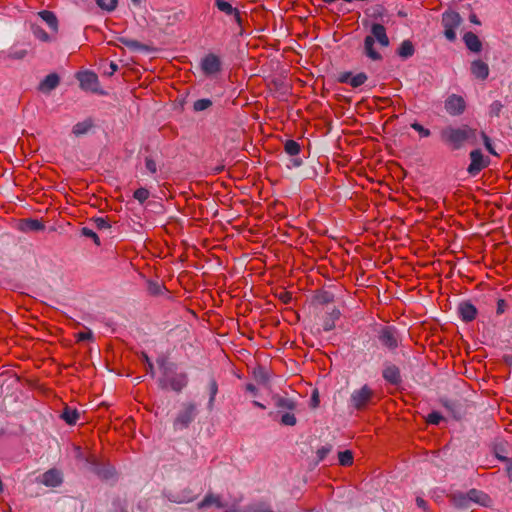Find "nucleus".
<instances>
[{
    "label": "nucleus",
    "instance_id": "nucleus-1",
    "mask_svg": "<svg viewBox=\"0 0 512 512\" xmlns=\"http://www.w3.org/2000/svg\"><path fill=\"white\" fill-rule=\"evenodd\" d=\"M440 138L452 150H459L465 143H476L477 130L468 125H462L461 127L447 126L440 131Z\"/></svg>",
    "mask_w": 512,
    "mask_h": 512
},
{
    "label": "nucleus",
    "instance_id": "nucleus-2",
    "mask_svg": "<svg viewBox=\"0 0 512 512\" xmlns=\"http://www.w3.org/2000/svg\"><path fill=\"white\" fill-rule=\"evenodd\" d=\"M157 364L162 372V377L159 379V386L162 389H168L175 392H181L188 384V376L186 373L176 372L174 363H170L167 358L161 357L157 359Z\"/></svg>",
    "mask_w": 512,
    "mask_h": 512
},
{
    "label": "nucleus",
    "instance_id": "nucleus-3",
    "mask_svg": "<svg viewBox=\"0 0 512 512\" xmlns=\"http://www.w3.org/2000/svg\"><path fill=\"white\" fill-rule=\"evenodd\" d=\"M375 41L383 47H388L390 44L386 28L380 23L372 24L371 34L364 39V54L373 61H380L382 55L374 49Z\"/></svg>",
    "mask_w": 512,
    "mask_h": 512
},
{
    "label": "nucleus",
    "instance_id": "nucleus-4",
    "mask_svg": "<svg viewBox=\"0 0 512 512\" xmlns=\"http://www.w3.org/2000/svg\"><path fill=\"white\" fill-rule=\"evenodd\" d=\"M274 406L277 408V412H270L269 415L274 417L275 415H281L280 424L284 426H294L297 423L296 416L293 411L296 409V402L288 397L275 394L272 396Z\"/></svg>",
    "mask_w": 512,
    "mask_h": 512
},
{
    "label": "nucleus",
    "instance_id": "nucleus-5",
    "mask_svg": "<svg viewBox=\"0 0 512 512\" xmlns=\"http://www.w3.org/2000/svg\"><path fill=\"white\" fill-rule=\"evenodd\" d=\"M375 392L368 386L364 385L352 392L350 404L356 410H364L373 403Z\"/></svg>",
    "mask_w": 512,
    "mask_h": 512
},
{
    "label": "nucleus",
    "instance_id": "nucleus-6",
    "mask_svg": "<svg viewBox=\"0 0 512 512\" xmlns=\"http://www.w3.org/2000/svg\"><path fill=\"white\" fill-rule=\"evenodd\" d=\"M461 20L459 13L455 11H446L442 14V25L445 29L444 35L449 41L456 39L455 30L461 24Z\"/></svg>",
    "mask_w": 512,
    "mask_h": 512
},
{
    "label": "nucleus",
    "instance_id": "nucleus-7",
    "mask_svg": "<svg viewBox=\"0 0 512 512\" xmlns=\"http://www.w3.org/2000/svg\"><path fill=\"white\" fill-rule=\"evenodd\" d=\"M196 413L197 408L194 403L183 404L182 409L174 420V428L180 430L187 428L194 420Z\"/></svg>",
    "mask_w": 512,
    "mask_h": 512
},
{
    "label": "nucleus",
    "instance_id": "nucleus-8",
    "mask_svg": "<svg viewBox=\"0 0 512 512\" xmlns=\"http://www.w3.org/2000/svg\"><path fill=\"white\" fill-rule=\"evenodd\" d=\"M470 164L467 168V172L471 176L478 175L484 168H486L490 164V160L488 157H485L481 150L475 149L472 150L469 154Z\"/></svg>",
    "mask_w": 512,
    "mask_h": 512
},
{
    "label": "nucleus",
    "instance_id": "nucleus-9",
    "mask_svg": "<svg viewBox=\"0 0 512 512\" xmlns=\"http://www.w3.org/2000/svg\"><path fill=\"white\" fill-rule=\"evenodd\" d=\"M378 339L380 343L389 350L396 349L400 342L398 332L396 328L392 326H385L381 328L378 333Z\"/></svg>",
    "mask_w": 512,
    "mask_h": 512
},
{
    "label": "nucleus",
    "instance_id": "nucleus-10",
    "mask_svg": "<svg viewBox=\"0 0 512 512\" xmlns=\"http://www.w3.org/2000/svg\"><path fill=\"white\" fill-rule=\"evenodd\" d=\"M444 107L450 116H459L464 113L466 102L462 96L451 94L445 100Z\"/></svg>",
    "mask_w": 512,
    "mask_h": 512
},
{
    "label": "nucleus",
    "instance_id": "nucleus-11",
    "mask_svg": "<svg viewBox=\"0 0 512 512\" xmlns=\"http://www.w3.org/2000/svg\"><path fill=\"white\" fill-rule=\"evenodd\" d=\"M77 79L80 82V87L83 90L97 92L99 87L98 77L94 72L85 71L77 74Z\"/></svg>",
    "mask_w": 512,
    "mask_h": 512
},
{
    "label": "nucleus",
    "instance_id": "nucleus-12",
    "mask_svg": "<svg viewBox=\"0 0 512 512\" xmlns=\"http://www.w3.org/2000/svg\"><path fill=\"white\" fill-rule=\"evenodd\" d=\"M201 69L206 75H213L221 71V60L213 54H207L201 61Z\"/></svg>",
    "mask_w": 512,
    "mask_h": 512
},
{
    "label": "nucleus",
    "instance_id": "nucleus-13",
    "mask_svg": "<svg viewBox=\"0 0 512 512\" xmlns=\"http://www.w3.org/2000/svg\"><path fill=\"white\" fill-rule=\"evenodd\" d=\"M367 79V75L363 72H360L356 75H352L351 72H343L338 77V81L340 83L349 84L353 88L360 87L367 81Z\"/></svg>",
    "mask_w": 512,
    "mask_h": 512
},
{
    "label": "nucleus",
    "instance_id": "nucleus-14",
    "mask_svg": "<svg viewBox=\"0 0 512 512\" xmlns=\"http://www.w3.org/2000/svg\"><path fill=\"white\" fill-rule=\"evenodd\" d=\"M458 313L464 322H471L477 316V308L470 302H462L458 306Z\"/></svg>",
    "mask_w": 512,
    "mask_h": 512
},
{
    "label": "nucleus",
    "instance_id": "nucleus-15",
    "mask_svg": "<svg viewBox=\"0 0 512 512\" xmlns=\"http://www.w3.org/2000/svg\"><path fill=\"white\" fill-rule=\"evenodd\" d=\"M467 494H468V499H469L470 503L473 502V503L479 504L481 506L488 507V506H490V504L492 502L489 495L481 490H477V489L473 488V489H470L467 492Z\"/></svg>",
    "mask_w": 512,
    "mask_h": 512
},
{
    "label": "nucleus",
    "instance_id": "nucleus-16",
    "mask_svg": "<svg viewBox=\"0 0 512 512\" xmlns=\"http://www.w3.org/2000/svg\"><path fill=\"white\" fill-rule=\"evenodd\" d=\"M59 83V75L57 73H50L40 82L38 89L43 93H50Z\"/></svg>",
    "mask_w": 512,
    "mask_h": 512
},
{
    "label": "nucleus",
    "instance_id": "nucleus-17",
    "mask_svg": "<svg viewBox=\"0 0 512 512\" xmlns=\"http://www.w3.org/2000/svg\"><path fill=\"white\" fill-rule=\"evenodd\" d=\"M383 378L392 385H399L401 383L400 370L396 365H387L383 370Z\"/></svg>",
    "mask_w": 512,
    "mask_h": 512
},
{
    "label": "nucleus",
    "instance_id": "nucleus-18",
    "mask_svg": "<svg viewBox=\"0 0 512 512\" xmlns=\"http://www.w3.org/2000/svg\"><path fill=\"white\" fill-rule=\"evenodd\" d=\"M471 73L475 78L485 80L489 75V67L484 61L475 60L471 63Z\"/></svg>",
    "mask_w": 512,
    "mask_h": 512
},
{
    "label": "nucleus",
    "instance_id": "nucleus-19",
    "mask_svg": "<svg viewBox=\"0 0 512 512\" xmlns=\"http://www.w3.org/2000/svg\"><path fill=\"white\" fill-rule=\"evenodd\" d=\"M38 16L49 26L54 34L58 33L59 22L54 12L49 10H42L38 12Z\"/></svg>",
    "mask_w": 512,
    "mask_h": 512
},
{
    "label": "nucleus",
    "instance_id": "nucleus-20",
    "mask_svg": "<svg viewBox=\"0 0 512 512\" xmlns=\"http://www.w3.org/2000/svg\"><path fill=\"white\" fill-rule=\"evenodd\" d=\"M449 501L457 508L464 509L470 506L468 494L460 491L448 495Z\"/></svg>",
    "mask_w": 512,
    "mask_h": 512
},
{
    "label": "nucleus",
    "instance_id": "nucleus-21",
    "mask_svg": "<svg viewBox=\"0 0 512 512\" xmlns=\"http://www.w3.org/2000/svg\"><path fill=\"white\" fill-rule=\"evenodd\" d=\"M466 47L472 52H480L482 49V43L479 37L473 32H466L463 36Z\"/></svg>",
    "mask_w": 512,
    "mask_h": 512
},
{
    "label": "nucleus",
    "instance_id": "nucleus-22",
    "mask_svg": "<svg viewBox=\"0 0 512 512\" xmlns=\"http://www.w3.org/2000/svg\"><path fill=\"white\" fill-rule=\"evenodd\" d=\"M46 486L55 487L62 483V477L58 470L50 469L43 474V481Z\"/></svg>",
    "mask_w": 512,
    "mask_h": 512
},
{
    "label": "nucleus",
    "instance_id": "nucleus-23",
    "mask_svg": "<svg viewBox=\"0 0 512 512\" xmlns=\"http://www.w3.org/2000/svg\"><path fill=\"white\" fill-rule=\"evenodd\" d=\"M94 126L93 120L88 118L84 121L78 122L73 126L72 133L75 136H82L89 132V130Z\"/></svg>",
    "mask_w": 512,
    "mask_h": 512
},
{
    "label": "nucleus",
    "instance_id": "nucleus-24",
    "mask_svg": "<svg viewBox=\"0 0 512 512\" xmlns=\"http://www.w3.org/2000/svg\"><path fill=\"white\" fill-rule=\"evenodd\" d=\"M215 505L218 508H222L224 505L220 500V497L212 493L207 494L202 501L198 503V509H204Z\"/></svg>",
    "mask_w": 512,
    "mask_h": 512
},
{
    "label": "nucleus",
    "instance_id": "nucleus-25",
    "mask_svg": "<svg viewBox=\"0 0 512 512\" xmlns=\"http://www.w3.org/2000/svg\"><path fill=\"white\" fill-rule=\"evenodd\" d=\"M80 417L79 412L76 409H73L69 406H65L62 413L61 418L68 424V425H75Z\"/></svg>",
    "mask_w": 512,
    "mask_h": 512
},
{
    "label": "nucleus",
    "instance_id": "nucleus-26",
    "mask_svg": "<svg viewBox=\"0 0 512 512\" xmlns=\"http://www.w3.org/2000/svg\"><path fill=\"white\" fill-rule=\"evenodd\" d=\"M415 48L410 40H404L397 49V55L403 59L413 56Z\"/></svg>",
    "mask_w": 512,
    "mask_h": 512
},
{
    "label": "nucleus",
    "instance_id": "nucleus-27",
    "mask_svg": "<svg viewBox=\"0 0 512 512\" xmlns=\"http://www.w3.org/2000/svg\"><path fill=\"white\" fill-rule=\"evenodd\" d=\"M31 30H32V33L33 35L35 36V38H37L38 40L42 41V42H52L54 41L56 38L54 35H50L48 34L41 26L39 25H35L33 24L31 26Z\"/></svg>",
    "mask_w": 512,
    "mask_h": 512
},
{
    "label": "nucleus",
    "instance_id": "nucleus-28",
    "mask_svg": "<svg viewBox=\"0 0 512 512\" xmlns=\"http://www.w3.org/2000/svg\"><path fill=\"white\" fill-rule=\"evenodd\" d=\"M208 390H209V401H208V409L212 410L214 407V402L216 395L218 393V384L214 377H211L208 383Z\"/></svg>",
    "mask_w": 512,
    "mask_h": 512
},
{
    "label": "nucleus",
    "instance_id": "nucleus-29",
    "mask_svg": "<svg viewBox=\"0 0 512 512\" xmlns=\"http://www.w3.org/2000/svg\"><path fill=\"white\" fill-rule=\"evenodd\" d=\"M284 151L289 156H297L301 151V146L297 141L288 139L284 143Z\"/></svg>",
    "mask_w": 512,
    "mask_h": 512
},
{
    "label": "nucleus",
    "instance_id": "nucleus-30",
    "mask_svg": "<svg viewBox=\"0 0 512 512\" xmlns=\"http://www.w3.org/2000/svg\"><path fill=\"white\" fill-rule=\"evenodd\" d=\"M253 377L258 384H262V385H265L269 380V376H268L266 369L261 366L255 368L253 370Z\"/></svg>",
    "mask_w": 512,
    "mask_h": 512
},
{
    "label": "nucleus",
    "instance_id": "nucleus-31",
    "mask_svg": "<svg viewBox=\"0 0 512 512\" xmlns=\"http://www.w3.org/2000/svg\"><path fill=\"white\" fill-rule=\"evenodd\" d=\"M118 41L132 50H144L146 48L145 45L141 44L139 41L125 37H119Z\"/></svg>",
    "mask_w": 512,
    "mask_h": 512
},
{
    "label": "nucleus",
    "instance_id": "nucleus-32",
    "mask_svg": "<svg viewBox=\"0 0 512 512\" xmlns=\"http://www.w3.org/2000/svg\"><path fill=\"white\" fill-rule=\"evenodd\" d=\"M339 463L342 466L348 467L353 464V454L350 450L341 451L338 454Z\"/></svg>",
    "mask_w": 512,
    "mask_h": 512
},
{
    "label": "nucleus",
    "instance_id": "nucleus-33",
    "mask_svg": "<svg viewBox=\"0 0 512 512\" xmlns=\"http://www.w3.org/2000/svg\"><path fill=\"white\" fill-rule=\"evenodd\" d=\"M215 6L223 13L232 15L237 8H234L230 3L224 0H215Z\"/></svg>",
    "mask_w": 512,
    "mask_h": 512
},
{
    "label": "nucleus",
    "instance_id": "nucleus-34",
    "mask_svg": "<svg viewBox=\"0 0 512 512\" xmlns=\"http://www.w3.org/2000/svg\"><path fill=\"white\" fill-rule=\"evenodd\" d=\"M212 106V101L207 98L198 99L193 104V109L195 112L204 111Z\"/></svg>",
    "mask_w": 512,
    "mask_h": 512
},
{
    "label": "nucleus",
    "instance_id": "nucleus-35",
    "mask_svg": "<svg viewBox=\"0 0 512 512\" xmlns=\"http://www.w3.org/2000/svg\"><path fill=\"white\" fill-rule=\"evenodd\" d=\"M25 228L31 231H39L44 229V225L36 219H26L24 222Z\"/></svg>",
    "mask_w": 512,
    "mask_h": 512
},
{
    "label": "nucleus",
    "instance_id": "nucleus-36",
    "mask_svg": "<svg viewBox=\"0 0 512 512\" xmlns=\"http://www.w3.org/2000/svg\"><path fill=\"white\" fill-rule=\"evenodd\" d=\"M96 3L100 8L110 12L116 9L118 0H96Z\"/></svg>",
    "mask_w": 512,
    "mask_h": 512
},
{
    "label": "nucleus",
    "instance_id": "nucleus-37",
    "mask_svg": "<svg viewBox=\"0 0 512 512\" xmlns=\"http://www.w3.org/2000/svg\"><path fill=\"white\" fill-rule=\"evenodd\" d=\"M150 196L148 189L140 187L134 191L133 197L138 200L141 204L144 203Z\"/></svg>",
    "mask_w": 512,
    "mask_h": 512
},
{
    "label": "nucleus",
    "instance_id": "nucleus-38",
    "mask_svg": "<svg viewBox=\"0 0 512 512\" xmlns=\"http://www.w3.org/2000/svg\"><path fill=\"white\" fill-rule=\"evenodd\" d=\"M411 128L414 129L415 131H417L421 138H427L431 135V131L429 129L425 128L424 126H422L418 122H413L411 124Z\"/></svg>",
    "mask_w": 512,
    "mask_h": 512
},
{
    "label": "nucleus",
    "instance_id": "nucleus-39",
    "mask_svg": "<svg viewBox=\"0 0 512 512\" xmlns=\"http://www.w3.org/2000/svg\"><path fill=\"white\" fill-rule=\"evenodd\" d=\"M503 105L500 101H494L491 103L489 113L491 116L498 117L502 111Z\"/></svg>",
    "mask_w": 512,
    "mask_h": 512
},
{
    "label": "nucleus",
    "instance_id": "nucleus-40",
    "mask_svg": "<svg viewBox=\"0 0 512 512\" xmlns=\"http://www.w3.org/2000/svg\"><path fill=\"white\" fill-rule=\"evenodd\" d=\"M481 137L483 139V143H484V146L485 148L487 149V151L492 154V155H495L497 156V153L496 151L494 150L493 148V145H492V142H491V139L486 135L485 132H481Z\"/></svg>",
    "mask_w": 512,
    "mask_h": 512
},
{
    "label": "nucleus",
    "instance_id": "nucleus-41",
    "mask_svg": "<svg viewBox=\"0 0 512 512\" xmlns=\"http://www.w3.org/2000/svg\"><path fill=\"white\" fill-rule=\"evenodd\" d=\"M332 446L326 445L319 448L316 452L318 461H322L326 458V456L331 452Z\"/></svg>",
    "mask_w": 512,
    "mask_h": 512
},
{
    "label": "nucleus",
    "instance_id": "nucleus-42",
    "mask_svg": "<svg viewBox=\"0 0 512 512\" xmlns=\"http://www.w3.org/2000/svg\"><path fill=\"white\" fill-rule=\"evenodd\" d=\"M82 235L85 236V237L93 239V241L97 245H100L99 237H98V235L92 229H89L87 227L82 228Z\"/></svg>",
    "mask_w": 512,
    "mask_h": 512
},
{
    "label": "nucleus",
    "instance_id": "nucleus-43",
    "mask_svg": "<svg viewBox=\"0 0 512 512\" xmlns=\"http://www.w3.org/2000/svg\"><path fill=\"white\" fill-rule=\"evenodd\" d=\"M26 55H27V51L25 49H19V50L9 52L8 57L10 59L21 60Z\"/></svg>",
    "mask_w": 512,
    "mask_h": 512
},
{
    "label": "nucleus",
    "instance_id": "nucleus-44",
    "mask_svg": "<svg viewBox=\"0 0 512 512\" xmlns=\"http://www.w3.org/2000/svg\"><path fill=\"white\" fill-rule=\"evenodd\" d=\"M442 415L438 412H431L427 417V422L430 424L438 425L442 420Z\"/></svg>",
    "mask_w": 512,
    "mask_h": 512
},
{
    "label": "nucleus",
    "instance_id": "nucleus-45",
    "mask_svg": "<svg viewBox=\"0 0 512 512\" xmlns=\"http://www.w3.org/2000/svg\"><path fill=\"white\" fill-rule=\"evenodd\" d=\"M145 167L151 174H155L157 172V164L151 157L145 158Z\"/></svg>",
    "mask_w": 512,
    "mask_h": 512
},
{
    "label": "nucleus",
    "instance_id": "nucleus-46",
    "mask_svg": "<svg viewBox=\"0 0 512 512\" xmlns=\"http://www.w3.org/2000/svg\"><path fill=\"white\" fill-rule=\"evenodd\" d=\"M94 223L95 226L100 230L109 229L111 227L108 220L102 217L94 219Z\"/></svg>",
    "mask_w": 512,
    "mask_h": 512
},
{
    "label": "nucleus",
    "instance_id": "nucleus-47",
    "mask_svg": "<svg viewBox=\"0 0 512 512\" xmlns=\"http://www.w3.org/2000/svg\"><path fill=\"white\" fill-rule=\"evenodd\" d=\"M278 299L280 301H282L284 304H288L291 302L292 300V294L288 291H281L278 295H277Z\"/></svg>",
    "mask_w": 512,
    "mask_h": 512
},
{
    "label": "nucleus",
    "instance_id": "nucleus-48",
    "mask_svg": "<svg viewBox=\"0 0 512 512\" xmlns=\"http://www.w3.org/2000/svg\"><path fill=\"white\" fill-rule=\"evenodd\" d=\"M507 309V303L504 299H499L497 301V309L496 312L498 315L503 314Z\"/></svg>",
    "mask_w": 512,
    "mask_h": 512
},
{
    "label": "nucleus",
    "instance_id": "nucleus-49",
    "mask_svg": "<svg viewBox=\"0 0 512 512\" xmlns=\"http://www.w3.org/2000/svg\"><path fill=\"white\" fill-rule=\"evenodd\" d=\"M117 70H118V65L115 62L111 61L109 63V69L104 70V74L107 76H112Z\"/></svg>",
    "mask_w": 512,
    "mask_h": 512
},
{
    "label": "nucleus",
    "instance_id": "nucleus-50",
    "mask_svg": "<svg viewBox=\"0 0 512 512\" xmlns=\"http://www.w3.org/2000/svg\"><path fill=\"white\" fill-rule=\"evenodd\" d=\"M416 504L419 508L423 509L424 511H426L428 509L427 502L421 497L416 498Z\"/></svg>",
    "mask_w": 512,
    "mask_h": 512
},
{
    "label": "nucleus",
    "instance_id": "nucleus-51",
    "mask_svg": "<svg viewBox=\"0 0 512 512\" xmlns=\"http://www.w3.org/2000/svg\"><path fill=\"white\" fill-rule=\"evenodd\" d=\"M318 405H319V396H318V392H317V391H314V393L312 394V397H311V406H312L313 408H316Z\"/></svg>",
    "mask_w": 512,
    "mask_h": 512
},
{
    "label": "nucleus",
    "instance_id": "nucleus-52",
    "mask_svg": "<svg viewBox=\"0 0 512 512\" xmlns=\"http://www.w3.org/2000/svg\"><path fill=\"white\" fill-rule=\"evenodd\" d=\"M245 389L246 391L252 393L254 396L257 395L258 393V389L256 388L255 385L251 384V383H248L246 386H245Z\"/></svg>",
    "mask_w": 512,
    "mask_h": 512
},
{
    "label": "nucleus",
    "instance_id": "nucleus-53",
    "mask_svg": "<svg viewBox=\"0 0 512 512\" xmlns=\"http://www.w3.org/2000/svg\"><path fill=\"white\" fill-rule=\"evenodd\" d=\"M146 372L149 373L151 376H154V366L152 362L147 363L146 365Z\"/></svg>",
    "mask_w": 512,
    "mask_h": 512
},
{
    "label": "nucleus",
    "instance_id": "nucleus-54",
    "mask_svg": "<svg viewBox=\"0 0 512 512\" xmlns=\"http://www.w3.org/2000/svg\"><path fill=\"white\" fill-rule=\"evenodd\" d=\"M232 15L234 16V19L235 21L241 25V22H242V17L240 15V12L238 11V9H236L235 13H232Z\"/></svg>",
    "mask_w": 512,
    "mask_h": 512
},
{
    "label": "nucleus",
    "instance_id": "nucleus-55",
    "mask_svg": "<svg viewBox=\"0 0 512 512\" xmlns=\"http://www.w3.org/2000/svg\"><path fill=\"white\" fill-rule=\"evenodd\" d=\"M97 474H98L99 476L103 477V478H106V479H107V478H109V477L112 475V473H111V472L106 471V470H105V471L97 470Z\"/></svg>",
    "mask_w": 512,
    "mask_h": 512
},
{
    "label": "nucleus",
    "instance_id": "nucleus-56",
    "mask_svg": "<svg viewBox=\"0 0 512 512\" xmlns=\"http://www.w3.org/2000/svg\"><path fill=\"white\" fill-rule=\"evenodd\" d=\"M507 473L509 479L512 481V459L509 461L508 467H507Z\"/></svg>",
    "mask_w": 512,
    "mask_h": 512
},
{
    "label": "nucleus",
    "instance_id": "nucleus-57",
    "mask_svg": "<svg viewBox=\"0 0 512 512\" xmlns=\"http://www.w3.org/2000/svg\"><path fill=\"white\" fill-rule=\"evenodd\" d=\"M194 500V497L193 496H184L183 498L179 499L178 502L182 503V502H191Z\"/></svg>",
    "mask_w": 512,
    "mask_h": 512
},
{
    "label": "nucleus",
    "instance_id": "nucleus-58",
    "mask_svg": "<svg viewBox=\"0 0 512 512\" xmlns=\"http://www.w3.org/2000/svg\"><path fill=\"white\" fill-rule=\"evenodd\" d=\"M470 21L474 24H480V21L478 20L477 16L475 14H472L470 17H469Z\"/></svg>",
    "mask_w": 512,
    "mask_h": 512
},
{
    "label": "nucleus",
    "instance_id": "nucleus-59",
    "mask_svg": "<svg viewBox=\"0 0 512 512\" xmlns=\"http://www.w3.org/2000/svg\"><path fill=\"white\" fill-rule=\"evenodd\" d=\"M253 405H254L255 407L260 408V409H266V406H265L264 404H262L261 402L256 401V400H254V401H253Z\"/></svg>",
    "mask_w": 512,
    "mask_h": 512
},
{
    "label": "nucleus",
    "instance_id": "nucleus-60",
    "mask_svg": "<svg viewBox=\"0 0 512 512\" xmlns=\"http://www.w3.org/2000/svg\"><path fill=\"white\" fill-rule=\"evenodd\" d=\"M142 358L144 360V362L147 364L149 362H151L150 358L148 357V355L146 353H143L142 354Z\"/></svg>",
    "mask_w": 512,
    "mask_h": 512
},
{
    "label": "nucleus",
    "instance_id": "nucleus-61",
    "mask_svg": "<svg viewBox=\"0 0 512 512\" xmlns=\"http://www.w3.org/2000/svg\"><path fill=\"white\" fill-rule=\"evenodd\" d=\"M293 164L295 166H300L302 164V161L300 159H293Z\"/></svg>",
    "mask_w": 512,
    "mask_h": 512
},
{
    "label": "nucleus",
    "instance_id": "nucleus-62",
    "mask_svg": "<svg viewBox=\"0 0 512 512\" xmlns=\"http://www.w3.org/2000/svg\"><path fill=\"white\" fill-rule=\"evenodd\" d=\"M131 2L136 5V6H139L141 3H142V0H131Z\"/></svg>",
    "mask_w": 512,
    "mask_h": 512
},
{
    "label": "nucleus",
    "instance_id": "nucleus-63",
    "mask_svg": "<svg viewBox=\"0 0 512 512\" xmlns=\"http://www.w3.org/2000/svg\"><path fill=\"white\" fill-rule=\"evenodd\" d=\"M88 337H89L88 335H86V334H84V333H81V334H80V336H79V339H80V340H84V339H86V338H88Z\"/></svg>",
    "mask_w": 512,
    "mask_h": 512
}]
</instances>
